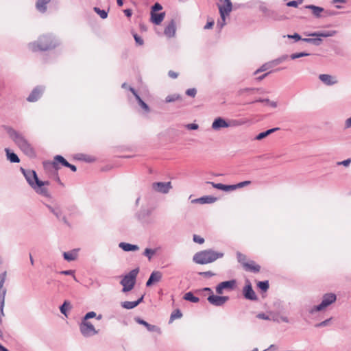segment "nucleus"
I'll use <instances>...</instances> for the list:
<instances>
[{"instance_id":"48","label":"nucleus","mask_w":351,"mask_h":351,"mask_svg":"<svg viewBox=\"0 0 351 351\" xmlns=\"http://www.w3.org/2000/svg\"><path fill=\"white\" fill-rule=\"evenodd\" d=\"M309 55H310L309 53H306V52H300V53H292L290 56V58L292 60H295V59H297V58H299L308 56Z\"/></svg>"},{"instance_id":"35","label":"nucleus","mask_w":351,"mask_h":351,"mask_svg":"<svg viewBox=\"0 0 351 351\" xmlns=\"http://www.w3.org/2000/svg\"><path fill=\"white\" fill-rule=\"evenodd\" d=\"M226 14H223V12H221L220 13V16H221V20L220 21H218L217 23V27L221 30L223 26L226 25Z\"/></svg>"},{"instance_id":"54","label":"nucleus","mask_w":351,"mask_h":351,"mask_svg":"<svg viewBox=\"0 0 351 351\" xmlns=\"http://www.w3.org/2000/svg\"><path fill=\"white\" fill-rule=\"evenodd\" d=\"M97 316V314L94 311H90V312H88L85 315L84 317L82 318L83 320H86V321H88L89 319H91V318H93V317H95Z\"/></svg>"},{"instance_id":"21","label":"nucleus","mask_w":351,"mask_h":351,"mask_svg":"<svg viewBox=\"0 0 351 351\" xmlns=\"http://www.w3.org/2000/svg\"><path fill=\"white\" fill-rule=\"evenodd\" d=\"M336 34H337V31L330 30V31L315 32L308 34V36H312V37L326 38V37L334 36L335 35H336Z\"/></svg>"},{"instance_id":"32","label":"nucleus","mask_w":351,"mask_h":351,"mask_svg":"<svg viewBox=\"0 0 351 351\" xmlns=\"http://www.w3.org/2000/svg\"><path fill=\"white\" fill-rule=\"evenodd\" d=\"M183 298L186 300L191 302L193 303H197L199 301V298L193 295V293L191 291L187 292L184 294Z\"/></svg>"},{"instance_id":"36","label":"nucleus","mask_w":351,"mask_h":351,"mask_svg":"<svg viewBox=\"0 0 351 351\" xmlns=\"http://www.w3.org/2000/svg\"><path fill=\"white\" fill-rule=\"evenodd\" d=\"M78 159L81 160H84L87 162H92L95 160V158L90 155L81 154L78 156Z\"/></svg>"},{"instance_id":"18","label":"nucleus","mask_w":351,"mask_h":351,"mask_svg":"<svg viewBox=\"0 0 351 351\" xmlns=\"http://www.w3.org/2000/svg\"><path fill=\"white\" fill-rule=\"evenodd\" d=\"M319 79L325 85H327V86H332V85L336 84L338 82L336 77L332 76L329 74H320L319 75Z\"/></svg>"},{"instance_id":"61","label":"nucleus","mask_w":351,"mask_h":351,"mask_svg":"<svg viewBox=\"0 0 351 351\" xmlns=\"http://www.w3.org/2000/svg\"><path fill=\"white\" fill-rule=\"evenodd\" d=\"M199 274L206 278H210L215 276V274L210 271L199 272Z\"/></svg>"},{"instance_id":"31","label":"nucleus","mask_w":351,"mask_h":351,"mask_svg":"<svg viewBox=\"0 0 351 351\" xmlns=\"http://www.w3.org/2000/svg\"><path fill=\"white\" fill-rule=\"evenodd\" d=\"M306 8L307 9L311 10L313 14L316 17H319L320 16V13L324 11V9L322 8L319 7V6H316V5H309L306 6Z\"/></svg>"},{"instance_id":"60","label":"nucleus","mask_w":351,"mask_h":351,"mask_svg":"<svg viewBox=\"0 0 351 351\" xmlns=\"http://www.w3.org/2000/svg\"><path fill=\"white\" fill-rule=\"evenodd\" d=\"M162 5L160 3H156L152 7V12H151L156 13V11H159V10H162Z\"/></svg>"},{"instance_id":"56","label":"nucleus","mask_w":351,"mask_h":351,"mask_svg":"<svg viewBox=\"0 0 351 351\" xmlns=\"http://www.w3.org/2000/svg\"><path fill=\"white\" fill-rule=\"evenodd\" d=\"M53 215L57 217L58 219H60L64 215L61 208L59 206H56V210H55Z\"/></svg>"},{"instance_id":"33","label":"nucleus","mask_w":351,"mask_h":351,"mask_svg":"<svg viewBox=\"0 0 351 351\" xmlns=\"http://www.w3.org/2000/svg\"><path fill=\"white\" fill-rule=\"evenodd\" d=\"M302 41L311 43L315 46H319L322 44V40L319 37H315L314 38H303Z\"/></svg>"},{"instance_id":"28","label":"nucleus","mask_w":351,"mask_h":351,"mask_svg":"<svg viewBox=\"0 0 351 351\" xmlns=\"http://www.w3.org/2000/svg\"><path fill=\"white\" fill-rule=\"evenodd\" d=\"M6 156L8 160L13 163H18L20 162L19 156L14 152H10L8 148L5 149Z\"/></svg>"},{"instance_id":"52","label":"nucleus","mask_w":351,"mask_h":351,"mask_svg":"<svg viewBox=\"0 0 351 351\" xmlns=\"http://www.w3.org/2000/svg\"><path fill=\"white\" fill-rule=\"evenodd\" d=\"M237 260L238 261L243 264V265L244 266V263H246L245 261L246 260V256L245 255L241 254V252H237Z\"/></svg>"},{"instance_id":"59","label":"nucleus","mask_w":351,"mask_h":351,"mask_svg":"<svg viewBox=\"0 0 351 351\" xmlns=\"http://www.w3.org/2000/svg\"><path fill=\"white\" fill-rule=\"evenodd\" d=\"M201 292H208L209 293V295H211V294H213V290L210 288H209V287H205V288H203L202 289H199V290H196L195 291L196 293H199Z\"/></svg>"},{"instance_id":"40","label":"nucleus","mask_w":351,"mask_h":351,"mask_svg":"<svg viewBox=\"0 0 351 351\" xmlns=\"http://www.w3.org/2000/svg\"><path fill=\"white\" fill-rule=\"evenodd\" d=\"M156 253V249L146 248L143 252V255L151 260L152 256Z\"/></svg>"},{"instance_id":"13","label":"nucleus","mask_w":351,"mask_h":351,"mask_svg":"<svg viewBox=\"0 0 351 351\" xmlns=\"http://www.w3.org/2000/svg\"><path fill=\"white\" fill-rule=\"evenodd\" d=\"M45 90V87L42 86H38L35 87L29 96L27 98V100L29 102H35L38 100V99L41 97L43 92Z\"/></svg>"},{"instance_id":"29","label":"nucleus","mask_w":351,"mask_h":351,"mask_svg":"<svg viewBox=\"0 0 351 351\" xmlns=\"http://www.w3.org/2000/svg\"><path fill=\"white\" fill-rule=\"evenodd\" d=\"M244 268L246 270H250L254 273H257L260 271L261 267L258 265L254 264V262L252 261L250 263H244Z\"/></svg>"},{"instance_id":"20","label":"nucleus","mask_w":351,"mask_h":351,"mask_svg":"<svg viewBox=\"0 0 351 351\" xmlns=\"http://www.w3.org/2000/svg\"><path fill=\"white\" fill-rule=\"evenodd\" d=\"M162 273L159 271H154L149 276V279L146 282L147 287H150L154 282H158L162 279Z\"/></svg>"},{"instance_id":"5","label":"nucleus","mask_w":351,"mask_h":351,"mask_svg":"<svg viewBox=\"0 0 351 351\" xmlns=\"http://www.w3.org/2000/svg\"><path fill=\"white\" fill-rule=\"evenodd\" d=\"M337 300V296L335 293H326L323 295L321 303L318 305H315L308 309L310 314H313L317 311H322L328 306L334 303Z\"/></svg>"},{"instance_id":"22","label":"nucleus","mask_w":351,"mask_h":351,"mask_svg":"<svg viewBox=\"0 0 351 351\" xmlns=\"http://www.w3.org/2000/svg\"><path fill=\"white\" fill-rule=\"evenodd\" d=\"M217 200V198L211 195L203 196L197 199L192 200L193 203L213 204Z\"/></svg>"},{"instance_id":"46","label":"nucleus","mask_w":351,"mask_h":351,"mask_svg":"<svg viewBox=\"0 0 351 351\" xmlns=\"http://www.w3.org/2000/svg\"><path fill=\"white\" fill-rule=\"evenodd\" d=\"M137 101L139 104V106L143 108L144 109L146 112H149L150 109H149V107L148 106V105L144 102L142 99L141 98V97H137Z\"/></svg>"},{"instance_id":"50","label":"nucleus","mask_w":351,"mask_h":351,"mask_svg":"<svg viewBox=\"0 0 351 351\" xmlns=\"http://www.w3.org/2000/svg\"><path fill=\"white\" fill-rule=\"evenodd\" d=\"M332 318L327 319L323 322H321L319 323H317L315 325L316 328H322L328 326L330 324Z\"/></svg>"},{"instance_id":"7","label":"nucleus","mask_w":351,"mask_h":351,"mask_svg":"<svg viewBox=\"0 0 351 351\" xmlns=\"http://www.w3.org/2000/svg\"><path fill=\"white\" fill-rule=\"evenodd\" d=\"M6 278V272L0 274V324L2 322V317L4 316L3 306L6 289L3 288V285ZM3 336V332L0 330V337Z\"/></svg>"},{"instance_id":"37","label":"nucleus","mask_w":351,"mask_h":351,"mask_svg":"<svg viewBox=\"0 0 351 351\" xmlns=\"http://www.w3.org/2000/svg\"><path fill=\"white\" fill-rule=\"evenodd\" d=\"M71 308V305L70 302L65 300L64 302V303L60 306V311L63 315H66L67 308Z\"/></svg>"},{"instance_id":"9","label":"nucleus","mask_w":351,"mask_h":351,"mask_svg":"<svg viewBox=\"0 0 351 351\" xmlns=\"http://www.w3.org/2000/svg\"><path fill=\"white\" fill-rule=\"evenodd\" d=\"M21 171L32 188L33 186H35L36 182L40 181L35 171L30 169L26 170L23 168H21Z\"/></svg>"},{"instance_id":"6","label":"nucleus","mask_w":351,"mask_h":351,"mask_svg":"<svg viewBox=\"0 0 351 351\" xmlns=\"http://www.w3.org/2000/svg\"><path fill=\"white\" fill-rule=\"evenodd\" d=\"M242 125V122L238 120H230L227 121L222 117H217L213 122L211 128L213 130H219L229 127H237Z\"/></svg>"},{"instance_id":"43","label":"nucleus","mask_w":351,"mask_h":351,"mask_svg":"<svg viewBox=\"0 0 351 351\" xmlns=\"http://www.w3.org/2000/svg\"><path fill=\"white\" fill-rule=\"evenodd\" d=\"M258 288L263 291H267L269 289V285L267 280L260 281L257 284Z\"/></svg>"},{"instance_id":"49","label":"nucleus","mask_w":351,"mask_h":351,"mask_svg":"<svg viewBox=\"0 0 351 351\" xmlns=\"http://www.w3.org/2000/svg\"><path fill=\"white\" fill-rule=\"evenodd\" d=\"M260 10L267 16L272 17L273 16L274 12L269 10L265 5L260 6Z\"/></svg>"},{"instance_id":"39","label":"nucleus","mask_w":351,"mask_h":351,"mask_svg":"<svg viewBox=\"0 0 351 351\" xmlns=\"http://www.w3.org/2000/svg\"><path fill=\"white\" fill-rule=\"evenodd\" d=\"M93 10L99 15V16L102 19H105L108 17V11H106L105 10H101L100 8L97 7H95L93 8Z\"/></svg>"},{"instance_id":"26","label":"nucleus","mask_w":351,"mask_h":351,"mask_svg":"<svg viewBox=\"0 0 351 351\" xmlns=\"http://www.w3.org/2000/svg\"><path fill=\"white\" fill-rule=\"evenodd\" d=\"M78 249H74L71 251L64 252V258L67 261H75L77 257Z\"/></svg>"},{"instance_id":"4","label":"nucleus","mask_w":351,"mask_h":351,"mask_svg":"<svg viewBox=\"0 0 351 351\" xmlns=\"http://www.w3.org/2000/svg\"><path fill=\"white\" fill-rule=\"evenodd\" d=\"M138 272L139 269L135 268L123 277L120 284L123 286L122 291L123 293L128 292L134 288Z\"/></svg>"},{"instance_id":"38","label":"nucleus","mask_w":351,"mask_h":351,"mask_svg":"<svg viewBox=\"0 0 351 351\" xmlns=\"http://www.w3.org/2000/svg\"><path fill=\"white\" fill-rule=\"evenodd\" d=\"M121 306L125 308V309H132L134 308H135L136 306V303L134 302V301H132V302H130V301H125V302H122L121 303Z\"/></svg>"},{"instance_id":"64","label":"nucleus","mask_w":351,"mask_h":351,"mask_svg":"<svg viewBox=\"0 0 351 351\" xmlns=\"http://www.w3.org/2000/svg\"><path fill=\"white\" fill-rule=\"evenodd\" d=\"M344 128H351V117L345 121Z\"/></svg>"},{"instance_id":"45","label":"nucleus","mask_w":351,"mask_h":351,"mask_svg":"<svg viewBox=\"0 0 351 351\" xmlns=\"http://www.w3.org/2000/svg\"><path fill=\"white\" fill-rule=\"evenodd\" d=\"M180 99H181V97L180 95L174 94V95H168L165 98V101L167 103H170V102H173L175 101H177Z\"/></svg>"},{"instance_id":"41","label":"nucleus","mask_w":351,"mask_h":351,"mask_svg":"<svg viewBox=\"0 0 351 351\" xmlns=\"http://www.w3.org/2000/svg\"><path fill=\"white\" fill-rule=\"evenodd\" d=\"M271 67H273V66H272L271 62L265 63V64H263L258 69H257L254 72V75H256L257 73H258L260 72H263V71H267V70H268L269 69H270Z\"/></svg>"},{"instance_id":"58","label":"nucleus","mask_w":351,"mask_h":351,"mask_svg":"<svg viewBox=\"0 0 351 351\" xmlns=\"http://www.w3.org/2000/svg\"><path fill=\"white\" fill-rule=\"evenodd\" d=\"M186 94L188 96H190V97H195V96L197 94V90L195 88H189V89L186 90Z\"/></svg>"},{"instance_id":"57","label":"nucleus","mask_w":351,"mask_h":351,"mask_svg":"<svg viewBox=\"0 0 351 351\" xmlns=\"http://www.w3.org/2000/svg\"><path fill=\"white\" fill-rule=\"evenodd\" d=\"M193 240L195 243L199 244H202L204 242V239L197 234L193 235Z\"/></svg>"},{"instance_id":"25","label":"nucleus","mask_w":351,"mask_h":351,"mask_svg":"<svg viewBox=\"0 0 351 351\" xmlns=\"http://www.w3.org/2000/svg\"><path fill=\"white\" fill-rule=\"evenodd\" d=\"M165 12L154 13L151 12V21L156 25H159L165 18Z\"/></svg>"},{"instance_id":"12","label":"nucleus","mask_w":351,"mask_h":351,"mask_svg":"<svg viewBox=\"0 0 351 351\" xmlns=\"http://www.w3.org/2000/svg\"><path fill=\"white\" fill-rule=\"evenodd\" d=\"M152 188L154 191L166 194L172 188L171 182H154Z\"/></svg>"},{"instance_id":"3","label":"nucleus","mask_w":351,"mask_h":351,"mask_svg":"<svg viewBox=\"0 0 351 351\" xmlns=\"http://www.w3.org/2000/svg\"><path fill=\"white\" fill-rule=\"evenodd\" d=\"M223 256V253L215 252L213 250H206L196 253L193 258V261L197 264L204 265L214 262L219 258Z\"/></svg>"},{"instance_id":"27","label":"nucleus","mask_w":351,"mask_h":351,"mask_svg":"<svg viewBox=\"0 0 351 351\" xmlns=\"http://www.w3.org/2000/svg\"><path fill=\"white\" fill-rule=\"evenodd\" d=\"M119 247H121L123 250L125 252L130 251H136L139 250V247L136 245H133L128 243L121 242L119 245Z\"/></svg>"},{"instance_id":"34","label":"nucleus","mask_w":351,"mask_h":351,"mask_svg":"<svg viewBox=\"0 0 351 351\" xmlns=\"http://www.w3.org/2000/svg\"><path fill=\"white\" fill-rule=\"evenodd\" d=\"M288 58H289V56L285 54V55H282V56L278 57V58H276L275 60H273L272 61H271V62L272 66H277L279 64L286 61Z\"/></svg>"},{"instance_id":"15","label":"nucleus","mask_w":351,"mask_h":351,"mask_svg":"<svg viewBox=\"0 0 351 351\" xmlns=\"http://www.w3.org/2000/svg\"><path fill=\"white\" fill-rule=\"evenodd\" d=\"M236 283V281L234 280H231L228 281H223L221 283H219L216 287V292L217 294L220 295L223 293V290L226 289H233L234 285Z\"/></svg>"},{"instance_id":"17","label":"nucleus","mask_w":351,"mask_h":351,"mask_svg":"<svg viewBox=\"0 0 351 351\" xmlns=\"http://www.w3.org/2000/svg\"><path fill=\"white\" fill-rule=\"evenodd\" d=\"M221 4L219 5V13L223 12V14H226L228 16L232 11V5L230 0H219Z\"/></svg>"},{"instance_id":"10","label":"nucleus","mask_w":351,"mask_h":351,"mask_svg":"<svg viewBox=\"0 0 351 351\" xmlns=\"http://www.w3.org/2000/svg\"><path fill=\"white\" fill-rule=\"evenodd\" d=\"M49 182L48 181H41L40 180L38 182H36L35 186H33L32 189L39 195L46 197H50V193L48 189L45 187V185H49Z\"/></svg>"},{"instance_id":"24","label":"nucleus","mask_w":351,"mask_h":351,"mask_svg":"<svg viewBox=\"0 0 351 351\" xmlns=\"http://www.w3.org/2000/svg\"><path fill=\"white\" fill-rule=\"evenodd\" d=\"M51 0H36V8L40 13H45L47 10V4Z\"/></svg>"},{"instance_id":"55","label":"nucleus","mask_w":351,"mask_h":351,"mask_svg":"<svg viewBox=\"0 0 351 351\" xmlns=\"http://www.w3.org/2000/svg\"><path fill=\"white\" fill-rule=\"evenodd\" d=\"M302 3V0L291 1L287 3L288 7L297 8L300 4Z\"/></svg>"},{"instance_id":"63","label":"nucleus","mask_w":351,"mask_h":351,"mask_svg":"<svg viewBox=\"0 0 351 351\" xmlns=\"http://www.w3.org/2000/svg\"><path fill=\"white\" fill-rule=\"evenodd\" d=\"M134 38L138 45H143V40L138 34H134Z\"/></svg>"},{"instance_id":"14","label":"nucleus","mask_w":351,"mask_h":351,"mask_svg":"<svg viewBox=\"0 0 351 351\" xmlns=\"http://www.w3.org/2000/svg\"><path fill=\"white\" fill-rule=\"evenodd\" d=\"M243 293L245 299L250 300L252 301H255L258 300V298L252 289L251 283L247 281V285H246L243 290Z\"/></svg>"},{"instance_id":"53","label":"nucleus","mask_w":351,"mask_h":351,"mask_svg":"<svg viewBox=\"0 0 351 351\" xmlns=\"http://www.w3.org/2000/svg\"><path fill=\"white\" fill-rule=\"evenodd\" d=\"M60 274H63V275H66V276H70V275L73 276V279L75 281L77 282V280L75 276L74 275V274H75V271L74 270H71V269H70V270H64V271H61L60 272Z\"/></svg>"},{"instance_id":"16","label":"nucleus","mask_w":351,"mask_h":351,"mask_svg":"<svg viewBox=\"0 0 351 351\" xmlns=\"http://www.w3.org/2000/svg\"><path fill=\"white\" fill-rule=\"evenodd\" d=\"M56 162H58L61 163L64 167H66L68 165L69 162L62 156L57 155L54 157V161L52 162H48L45 164V167H47V165H49L52 167L53 169H54V171H58L59 167Z\"/></svg>"},{"instance_id":"19","label":"nucleus","mask_w":351,"mask_h":351,"mask_svg":"<svg viewBox=\"0 0 351 351\" xmlns=\"http://www.w3.org/2000/svg\"><path fill=\"white\" fill-rule=\"evenodd\" d=\"M134 320L136 323L143 325L149 332H157L158 333L160 332V329L159 327L155 325H152L138 317H135Z\"/></svg>"},{"instance_id":"30","label":"nucleus","mask_w":351,"mask_h":351,"mask_svg":"<svg viewBox=\"0 0 351 351\" xmlns=\"http://www.w3.org/2000/svg\"><path fill=\"white\" fill-rule=\"evenodd\" d=\"M278 130H279L278 128H274L267 130L265 132H261L256 136L255 139L258 140V141L262 140L264 138L267 137L268 135L272 134L273 132H274Z\"/></svg>"},{"instance_id":"62","label":"nucleus","mask_w":351,"mask_h":351,"mask_svg":"<svg viewBox=\"0 0 351 351\" xmlns=\"http://www.w3.org/2000/svg\"><path fill=\"white\" fill-rule=\"evenodd\" d=\"M350 162H351V158H348L345 160L338 162L337 163V165H343L344 167H348L350 165Z\"/></svg>"},{"instance_id":"11","label":"nucleus","mask_w":351,"mask_h":351,"mask_svg":"<svg viewBox=\"0 0 351 351\" xmlns=\"http://www.w3.org/2000/svg\"><path fill=\"white\" fill-rule=\"evenodd\" d=\"M208 302L215 306H222L228 300V296L210 295L207 298Z\"/></svg>"},{"instance_id":"1","label":"nucleus","mask_w":351,"mask_h":351,"mask_svg":"<svg viewBox=\"0 0 351 351\" xmlns=\"http://www.w3.org/2000/svg\"><path fill=\"white\" fill-rule=\"evenodd\" d=\"M7 132L10 137L25 155L30 157L35 156V152L32 146L21 133L12 128H8Z\"/></svg>"},{"instance_id":"8","label":"nucleus","mask_w":351,"mask_h":351,"mask_svg":"<svg viewBox=\"0 0 351 351\" xmlns=\"http://www.w3.org/2000/svg\"><path fill=\"white\" fill-rule=\"evenodd\" d=\"M80 330L82 335L85 337H90L98 334V330L95 329L91 322L83 319H82L80 324Z\"/></svg>"},{"instance_id":"42","label":"nucleus","mask_w":351,"mask_h":351,"mask_svg":"<svg viewBox=\"0 0 351 351\" xmlns=\"http://www.w3.org/2000/svg\"><path fill=\"white\" fill-rule=\"evenodd\" d=\"M182 316V313L179 309H176L173 311L170 316V322H172L173 320L176 319L181 318Z\"/></svg>"},{"instance_id":"44","label":"nucleus","mask_w":351,"mask_h":351,"mask_svg":"<svg viewBox=\"0 0 351 351\" xmlns=\"http://www.w3.org/2000/svg\"><path fill=\"white\" fill-rule=\"evenodd\" d=\"M283 37L288 38L290 39H293L295 43H296L299 40H302V39H303V38H302L301 36L298 33H295L293 34L284 35Z\"/></svg>"},{"instance_id":"23","label":"nucleus","mask_w":351,"mask_h":351,"mask_svg":"<svg viewBox=\"0 0 351 351\" xmlns=\"http://www.w3.org/2000/svg\"><path fill=\"white\" fill-rule=\"evenodd\" d=\"M164 34L169 38H172L176 34V23L173 19L165 27Z\"/></svg>"},{"instance_id":"47","label":"nucleus","mask_w":351,"mask_h":351,"mask_svg":"<svg viewBox=\"0 0 351 351\" xmlns=\"http://www.w3.org/2000/svg\"><path fill=\"white\" fill-rule=\"evenodd\" d=\"M273 321L274 322H276L277 323H280L281 322H285V323H289V319L286 316H276L273 318Z\"/></svg>"},{"instance_id":"2","label":"nucleus","mask_w":351,"mask_h":351,"mask_svg":"<svg viewBox=\"0 0 351 351\" xmlns=\"http://www.w3.org/2000/svg\"><path fill=\"white\" fill-rule=\"evenodd\" d=\"M58 45V40L52 35H43L36 42L29 44L32 51H47L55 48Z\"/></svg>"},{"instance_id":"51","label":"nucleus","mask_w":351,"mask_h":351,"mask_svg":"<svg viewBox=\"0 0 351 351\" xmlns=\"http://www.w3.org/2000/svg\"><path fill=\"white\" fill-rule=\"evenodd\" d=\"M206 184H211L215 189L224 191L225 184L221 183H215L213 182H206Z\"/></svg>"}]
</instances>
